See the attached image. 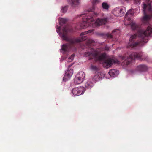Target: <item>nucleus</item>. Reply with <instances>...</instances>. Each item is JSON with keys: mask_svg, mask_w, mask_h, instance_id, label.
Listing matches in <instances>:
<instances>
[{"mask_svg": "<svg viewBox=\"0 0 152 152\" xmlns=\"http://www.w3.org/2000/svg\"><path fill=\"white\" fill-rule=\"evenodd\" d=\"M69 30L68 26H64L63 28L62 32L59 34L63 40L68 42V43L63 44L62 46L61 49L64 51V53L66 52L69 51L70 49L74 48V45L76 43L81 42L87 39V37L86 36H80V37L77 38L69 37L67 35V33Z\"/></svg>", "mask_w": 152, "mask_h": 152, "instance_id": "1", "label": "nucleus"}, {"mask_svg": "<svg viewBox=\"0 0 152 152\" xmlns=\"http://www.w3.org/2000/svg\"><path fill=\"white\" fill-rule=\"evenodd\" d=\"M85 55L86 56H89L90 59L94 58L99 61L102 60L103 66L106 68L110 67L114 63H120L119 61L116 59H105L106 55L105 53L101 54L98 50H95L91 48L88 49V51L85 52Z\"/></svg>", "mask_w": 152, "mask_h": 152, "instance_id": "2", "label": "nucleus"}, {"mask_svg": "<svg viewBox=\"0 0 152 152\" xmlns=\"http://www.w3.org/2000/svg\"><path fill=\"white\" fill-rule=\"evenodd\" d=\"M77 16L78 17H83V22L80 24V26L82 28H84L89 26H92L94 28L99 26L102 24H105L107 20V18H98L95 22H94L92 16L89 13L88 14L78 15Z\"/></svg>", "mask_w": 152, "mask_h": 152, "instance_id": "3", "label": "nucleus"}, {"mask_svg": "<svg viewBox=\"0 0 152 152\" xmlns=\"http://www.w3.org/2000/svg\"><path fill=\"white\" fill-rule=\"evenodd\" d=\"M150 1L146 0V4H144L142 6L144 16L141 21L145 24H148L150 19L152 18V8Z\"/></svg>", "mask_w": 152, "mask_h": 152, "instance_id": "4", "label": "nucleus"}, {"mask_svg": "<svg viewBox=\"0 0 152 152\" xmlns=\"http://www.w3.org/2000/svg\"><path fill=\"white\" fill-rule=\"evenodd\" d=\"M142 55V53H132L129 56L127 57L126 60V57L124 56H121L122 60H124V63L126 65H128L130 64L131 61L135 59H140L141 58Z\"/></svg>", "mask_w": 152, "mask_h": 152, "instance_id": "5", "label": "nucleus"}, {"mask_svg": "<svg viewBox=\"0 0 152 152\" xmlns=\"http://www.w3.org/2000/svg\"><path fill=\"white\" fill-rule=\"evenodd\" d=\"M85 76L84 72H79L75 76L74 79L75 83L78 85L81 83L84 80Z\"/></svg>", "mask_w": 152, "mask_h": 152, "instance_id": "6", "label": "nucleus"}, {"mask_svg": "<svg viewBox=\"0 0 152 152\" xmlns=\"http://www.w3.org/2000/svg\"><path fill=\"white\" fill-rule=\"evenodd\" d=\"M84 91V88L83 87L74 88L72 91L73 94L75 96L82 94Z\"/></svg>", "mask_w": 152, "mask_h": 152, "instance_id": "7", "label": "nucleus"}, {"mask_svg": "<svg viewBox=\"0 0 152 152\" xmlns=\"http://www.w3.org/2000/svg\"><path fill=\"white\" fill-rule=\"evenodd\" d=\"M125 12V8L124 7L116 8L114 9V13L116 16L121 17Z\"/></svg>", "mask_w": 152, "mask_h": 152, "instance_id": "8", "label": "nucleus"}, {"mask_svg": "<svg viewBox=\"0 0 152 152\" xmlns=\"http://www.w3.org/2000/svg\"><path fill=\"white\" fill-rule=\"evenodd\" d=\"M73 70L72 69H68L66 72L65 75L63 77V80L64 81H66L70 78L73 74Z\"/></svg>", "mask_w": 152, "mask_h": 152, "instance_id": "9", "label": "nucleus"}, {"mask_svg": "<svg viewBox=\"0 0 152 152\" xmlns=\"http://www.w3.org/2000/svg\"><path fill=\"white\" fill-rule=\"evenodd\" d=\"M67 1L69 4L74 8L78 7L80 4L79 0H67Z\"/></svg>", "mask_w": 152, "mask_h": 152, "instance_id": "10", "label": "nucleus"}, {"mask_svg": "<svg viewBox=\"0 0 152 152\" xmlns=\"http://www.w3.org/2000/svg\"><path fill=\"white\" fill-rule=\"evenodd\" d=\"M101 74H102V75H103V77L104 76V74L101 72H99L98 73V75H95L94 77H92L91 79L92 81L94 82H95L99 80H100L101 79V78L102 77H102H101L99 76V75H101Z\"/></svg>", "mask_w": 152, "mask_h": 152, "instance_id": "11", "label": "nucleus"}, {"mask_svg": "<svg viewBox=\"0 0 152 152\" xmlns=\"http://www.w3.org/2000/svg\"><path fill=\"white\" fill-rule=\"evenodd\" d=\"M137 70L140 71H145L147 70L148 68L145 65H140L137 66Z\"/></svg>", "mask_w": 152, "mask_h": 152, "instance_id": "12", "label": "nucleus"}, {"mask_svg": "<svg viewBox=\"0 0 152 152\" xmlns=\"http://www.w3.org/2000/svg\"><path fill=\"white\" fill-rule=\"evenodd\" d=\"M91 0V2L93 4V6L92 7V8L90 9L89 10H88V12H93L95 8V7L94 5L97 4V3H98L99 1V0Z\"/></svg>", "mask_w": 152, "mask_h": 152, "instance_id": "13", "label": "nucleus"}, {"mask_svg": "<svg viewBox=\"0 0 152 152\" xmlns=\"http://www.w3.org/2000/svg\"><path fill=\"white\" fill-rule=\"evenodd\" d=\"M118 73L119 71L115 69L110 70L108 72L110 76L113 77L115 76L116 74H118Z\"/></svg>", "mask_w": 152, "mask_h": 152, "instance_id": "14", "label": "nucleus"}, {"mask_svg": "<svg viewBox=\"0 0 152 152\" xmlns=\"http://www.w3.org/2000/svg\"><path fill=\"white\" fill-rule=\"evenodd\" d=\"M95 42V41L91 39H88L86 42V45L88 46H90L93 45V44Z\"/></svg>", "mask_w": 152, "mask_h": 152, "instance_id": "15", "label": "nucleus"}, {"mask_svg": "<svg viewBox=\"0 0 152 152\" xmlns=\"http://www.w3.org/2000/svg\"><path fill=\"white\" fill-rule=\"evenodd\" d=\"M102 7L103 9L105 10H108L109 7L108 4L105 2H104L102 4Z\"/></svg>", "mask_w": 152, "mask_h": 152, "instance_id": "16", "label": "nucleus"}, {"mask_svg": "<svg viewBox=\"0 0 152 152\" xmlns=\"http://www.w3.org/2000/svg\"><path fill=\"white\" fill-rule=\"evenodd\" d=\"M93 86V83L89 81L87 82L85 84V87L87 88H91Z\"/></svg>", "mask_w": 152, "mask_h": 152, "instance_id": "17", "label": "nucleus"}, {"mask_svg": "<svg viewBox=\"0 0 152 152\" xmlns=\"http://www.w3.org/2000/svg\"><path fill=\"white\" fill-rule=\"evenodd\" d=\"M67 20L66 19L61 18L59 20V22L61 26L63 24L66 23Z\"/></svg>", "mask_w": 152, "mask_h": 152, "instance_id": "18", "label": "nucleus"}, {"mask_svg": "<svg viewBox=\"0 0 152 152\" xmlns=\"http://www.w3.org/2000/svg\"><path fill=\"white\" fill-rule=\"evenodd\" d=\"M94 30V29L90 30L87 31L83 32L80 34V36H83L88 33H91L93 32Z\"/></svg>", "mask_w": 152, "mask_h": 152, "instance_id": "19", "label": "nucleus"}, {"mask_svg": "<svg viewBox=\"0 0 152 152\" xmlns=\"http://www.w3.org/2000/svg\"><path fill=\"white\" fill-rule=\"evenodd\" d=\"M91 69L92 70L97 71L99 70L98 68L95 65H91Z\"/></svg>", "mask_w": 152, "mask_h": 152, "instance_id": "20", "label": "nucleus"}, {"mask_svg": "<svg viewBox=\"0 0 152 152\" xmlns=\"http://www.w3.org/2000/svg\"><path fill=\"white\" fill-rule=\"evenodd\" d=\"M68 8V6H66L64 7H62L61 9V11L62 12L64 13L66 12Z\"/></svg>", "mask_w": 152, "mask_h": 152, "instance_id": "21", "label": "nucleus"}, {"mask_svg": "<svg viewBox=\"0 0 152 152\" xmlns=\"http://www.w3.org/2000/svg\"><path fill=\"white\" fill-rule=\"evenodd\" d=\"M75 54H72L70 57H69V58L70 59V61H69V62H71L73 60V59L74 57L75 56Z\"/></svg>", "mask_w": 152, "mask_h": 152, "instance_id": "22", "label": "nucleus"}, {"mask_svg": "<svg viewBox=\"0 0 152 152\" xmlns=\"http://www.w3.org/2000/svg\"><path fill=\"white\" fill-rule=\"evenodd\" d=\"M141 0H134L135 4H140V3Z\"/></svg>", "mask_w": 152, "mask_h": 152, "instance_id": "23", "label": "nucleus"}, {"mask_svg": "<svg viewBox=\"0 0 152 152\" xmlns=\"http://www.w3.org/2000/svg\"><path fill=\"white\" fill-rule=\"evenodd\" d=\"M60 27H59L57 28L56 29V31L57 33H59L60 30Z\"/></svg>", "mask_w": 152, "mask_h": 152, "instance_id": "24", "label": "nucleus"}, {"mask_svg": "<svg viewBox=\"0 0 152 152\" xmlns=\"http://www.w3.org/2000/svg\"><path fill=\"white\" fill-rule=\"evenodd\" d=\"M107 36H108V37L109 38H112V37L113 35H112L111 34H108Z\"/></svg>", "mask_w": 152, "mask_h": 152, "instance_id": "25", "label": "nucleus"}, {"mask_svg": "<svg viewBox=\"0 0 152 152\" xmlns=\"http://www.w3.org/2000/svg\"><path fill=\"white\" fill-rule=\"evenodd\" d=\"M109 49V48L108 47H105V50H108Z\"/></svg>", "mask_w": 152, "mask_h": 152, "instance_id": "26", "label": "nucleus"}, {"mask_svg": "<svg viewBox=\"0 0 152 152\" xmlns=\"http://www.w3.org/2000/svg\"><path fill=\"white\" fill-rule=\"evenodd\" d=\"M72 65V64H71L70 65H69V66H68V68L69 69V68L71 67V66Z\"/></svg>", "mask_w": 152, "mask_h": 152, "instance_id": "27", "label": "nucleus"}, {"mask_svg": "<svg viewBox=\"0 0 152 152\" xmlns=\"http://www.w3.org/2000/svg\"><path fill=\"white\" fill-rule=\"evenodd\" d=\"M116 31V30H114L113 31V33H114V32H115Z\"/></svg>", "mask_w": 152, "mask_h": 152, "instance_id": "28", "label": "nucleus"}, {"mask_svg": "<svg viewBox=\"0 0 152 152\" xmlns=\"http://www.w3.org/2000/svg\"><path fill=\"white\" fill-rule=\"evenodd\" d=\"M69 61H70V59H69V58H68V60H67V61L68 62H69Z\"/></svg>", "mask_w": 152, "mask_h": 152, "instance_id": "29", "label": "nucleus"}]
</instances>
